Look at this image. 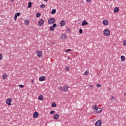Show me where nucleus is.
Instances as JSON below:
<instances>
[{"instance_id": "14", "label": "nucleus", "mask_w": 126, "mask_h": 126, "mask_svg": "<svg viewBox=\"0 0 126 126\" xmlns=\"http://www.w3.org/2000/svg\"><path fill=\"white\" fill-rule=\"evenodd\" d=\"M84 25H88V22L86 20H84L82 23V26H84Z\"/></svg>"}, {"instance_id": "32", "label": "nucleus", "mask_w": 126, "mask_h": 126, "mask_svg": "<svg viewBox=\"0 0 126 126\" xmlns=\"http://www.w3.org/2000/svg\"><path fill=\"white\" fill-rule=\"evenodd\" d=\"M1 60H2V55L0 54V61H1Z\"/></svg>"}, {"instance_id": "28", "label": "nucleus", "mask_w": 126, "mask_h": 126, "mask_svg": "<svg viewBox=\"0 0 126 126\" xmlns=\"http://www.w3.org/2000/svg\"><path fill=\"white\" fill-rule=\"evenodd\" d=\"M19 15H20V13L19 12H18L15 14V16H16L17 17H18V16H19Z\"/></svg>"}, {"instance_id": "25", "label": "nucleus", "mask_w": 126, "mask_h": 126, "mask_svg": "<svg viewBox=\"0 0 126 126\" xmlns=\"http://www.w3.org/2000/svg\"><path fill=\"white\" fill-rule=\"evenodd\" d=\"M46 7V5H45V4H42L40 5V7H41V8H44V7Z\"/></svg>"}, {"instance_id": "17", "label": "nucleus", "mask_w": 126, "mask_h": 126, "mask_svg": "<svg viewBox=\"0 0 126 126\" xmlns=\"http://www.w3.org/2000/svg\"><path fill=\"white\" fill-rule=\"evenodd\" d=\"M38 100H40V101H42V100H44V96L43 95L41 94L38 96Z\"/></svg>"}, {"instance_id": "8", "label": "nucleus", "mask_w": 126, "mask_h": 126, "mask_svg": "<svg viewBox=\"0 0 126 126\" xmlns=\"http://www.w3.org/2000/svg\"><path fill=\"white\" fill-rule=\"evenodd\" d=\"M44 20L43 19H40L39 20V21H38V26L41 27L42 25H44Z\"/></svg>"}, {"instance_id": "31", "label": "nucleus", "mask_w": 126, "mask_h": 126, "mask_svg": "<svg viewBox=\"0 0 126 126\" xmlns=\"http://www.w3.org/2000/svg\"><path fill=\"white\" fill-rule=\"evenodd\" d=\"M63 87H60L59 88V90H61L62 91H63Z\"/></svg>"}, {"instance_id": "41", "label": "nucleus", "mask_w": 126, "mask_h": 126, "mask_svg": "<svg viewBox=\"0 0 126 126\" xmlns=\"http://www.w3.org/2000/svg\"><path fill=\"white\" fill-rule=\"evenodd\" d=\"M90 88H93V85H91V86H90Z\"/></svg>"}, {"instance_id": "24", "label": "nucleus", "mask_w": 126, "mask_h": 126, "mask_svg": "<svg viewBox=\"0 0 126 126\" xmlns=\"http://www.w3.org/2000/svg\"><path fill=\"white\" fill-rule=\"evenodd\" d=\"M52 107H53V108L57 107V104H56V103L55 102H53L52 104Z\"/></svg>"}, {"instance_id": "21", "label": "nucleus", "mask_w": 126, "mask_h": 126, "mask_svg": "<svg viewBox=\"0 0 126 126\" xmlns=\"http://www.w3.org/2000/svg\"><path fill=\"white\" fill-rule=\"evenodd\" d=\"M25 23L26 25H29V20H25Z\"/></svg>"}, {"instance_id": "20", "label": "nucleus", "mask_w": 126, "mask_h": 126, "mask_svg": "<svg viewBox=\"0 0 126 126\" xmlns=\"http://www.w3.org/2000/svg\"><path fill=\"white\" fill-rule=\"evenodd\" d=\"M57 12V10L56 9H53L51 11V14H55Z\"/></svg>"}, {"instance_id": "11", "label": "nucleus", "mask_w": 126, "mask_h": 126, "mask_svg": "<svg viewBox=\"0 0 126 126\" xmlns=\"http://www.w3.org/2000/svg\"><path fill=\"white\" fill-rule=\"evenodd\" d=\"M33 117L36 119L37 117H39V113L37 112H34Z\"/></svg>"}, {"instance_id": "45", "label": "nucleus", "mask_w": 126, "mask_h": 126, "mask_svg": "<svg viewBox=\"0 0 126 126\" xmlns=\"http://www.w3.org/2000/svg\"><path fill=\"white\" fill-rule=\"evenodd\" d=\"M68 31H69V29H67Z\"/></svg>"}, {"instance_id": "4", "label": "nucleus", "mask_w": 126, "mask_h": 126, "mask_svg": "<svg viewBox=\"0 0 126 126\" xmlns=\"http://www.w3.org/2000/svg\"><path fill=\"white\" fill-rule=\"evenodd\" d=\"M102 126V121L101 120H99L95 123V126Z\"/></svg>"}, {"instance_id": "9", "label": "nucleus", "mask_w": 126, "mask_h": 126, "mask_svg": "<svg viewBox=\"0 0 126 126\" xmlns=\"http://www.w3.org/2000/svg\"><path fill=\"white\" fill-rule=\"evenodd\" d=\"M68 88H69L68 86H64V87H63V91L64 92H67V91H68Z\"/></svg>"}, {"instance_id": "40", "label": "nucleus", "mask_w": 126, "mask_h": 126, "mask_svg": "<svg viewBox=\"0 0 126 126\" xmlns=\"http://www.w3.org/2000/svg\"><path fill=\"white\" fill-rule=\"evenodd\" d=\"M92 0H87V2H90Z\"/></svg>"}, {"instance_id": "38", "label": "nucleus", "mask_w": 126, "mask_h": 126, "mask_svg": "<svg viewBox=\"0 0 126 126\" xmlns=\"http://www.w3.org/2000/svg\"><path fill=\"white\" fill-rule=\"evenodd\" d=\"M14 19L15 21H16V19H17V17L16 16H14Z\"/></svg>"}, {"instance_id": "19", "label": "nucleus", "mask_w": 126, "mask_h": 126, "mask_svg": "<svg viewBox=\"0 0 126 126\" xmlns=\"http://www.w3.org/2000/svg\"><path fill=\"white\" fill-rule=\"evenodd\" d=\"M61 39H65L66 38V34H63L61 36Z\"/></svg>"}, {"instance_id": "36", "label": "nucleus", "mask_w": 126, "mask_h": 126, "mask_svg": "<svg viewBox=\"0 0 126 126\" xmlns=\"http://www.w3.org/2000/svg\"><path fill=\"white\" fill-rule=\"evenodd\" d=\"M115 96H112L111 97V100H115Z\"/></svg>"}, {"instance_id": "3", "label": "nucleus", "mask_w": 126, "mask_h": 126, "mask_svg": "<svg viewBox=\"0 0 126 126\" xmlns=\"http://www.w3.org/2000/svg\"><path fill=\"white\" fill-rule=\"evenodd\" d=\"M110 30H108V29H105L104 31H103V34L104 35V36H110Z\"/></svg>"}, {"instance_id": "33", "label": "nucleus", "mask_w": 126, "mask_h": 126, "mask_svg": "<svg viewBox=\"0 0 126 126\" xmlns=\"http://www.w3.org/2000/svg\"><path fill=\"white\" fill-rule=\"evenodd\" d=\"M124 46H126V40H124L123 42Z\"/></svg>"}, {"instance_id": "10", "label": "nucleus", "mask_w": 126, "mask_h": 126, "mask_svg": "<svg viewBox=\"0 0 126 126\" xmlns=\"http://www.w3.org/2000/svg\"><path fill=\"white\" fill-rule=\"evenodd\" d=\"M102 23L103 25H105V26L109 25V21L107 20H104L102 22Z\"/></svg>"}, {"instance_id": "1", "label": "nucleus", "mask_w": 126, "mask_h": 126, "mask_svg": "<svg viewBox=\"0 0 126 126\" xmlns=\"http://www.w3.org/2000/svg\"><path fill=\"white\" fill-rule=\"evenodd\" d=\"M93 109L94 110V113H101V112H102L101 108L98 107L97 105L93 106Z\"/></svg>"}, {"instance_id": "27", "label": "nucleus", "mask_w": 126, "mask_h": 126, "mask_svg": "<svg viewBox=\"0 0 126 126\" xmlns=\"http://www.w3.org/2000/svg\"><path fill=\"white\" fill-rule=\"evenodd\" d=\"M36 17H39V16H41V13H37L36 14Z\"/></svg>"}, {"instance_id": "47", "label": "nucleus", "mask_w": 126, "mask_h": 126, "mask_svg": "<svg viewBox=\"0 0 126 126\" xmlns=\"http://www.w3.org/2000/svg\"><path fill=\"white\" fill-rule=\"evenodd\" d=\"M32 82H33V80H32Z\"/></svg>"}, {"instance_id": "26", "label": "nucleus", "mask_w": 126, "mask_h": 126, "mask_svg": "<svg viewBox=\"0 0 126 126\" xmlns=\"http://www.w3.org/2000/svg\"><path fill=\"white\" fill-rule=\"evenodd\" d=\"M88 73H89V71L86 70V71L84 72V75H87V74H88Z\"/></svg>"}, {"instance_id": "35", "label": "nucleus", "mask_w": 126, "mask_h": 126, "mask_svg": "<svg viewBox=\"0 0 126 126\" xmlns=\"http://www.w3.org/2000/svg\"><path fill=\"white\" fill-rule=\"evenodd\" d=\"M96 87H101V84H96Z\"/></svg>"}, {"instance_id": "30", "label": "nucleus", "mask_w": 126, "mask_h": 126, "mask_svg": "<svg viewBox=\"0 0 126 126\" xmlns=\"http://www.w3.org/2000/svg\"><path fill=\"white\" fill-rule=\"evenodd\" d=\"M65 70H69V67H68V66H66L65 67Z\"/></svg>"}, {"instance_id": "16", "label": "nucleus", "mask_w": 126, "mask_h": 126, "mask_svg": "<svg viewBox=\"0 0 126 126\" xmlns=\"http://www.w3.org/2000/svg\"><path fill=\"white\" fill-rule=\"evenodd\" d=\"M119 10H120V8L118 7H116L114 8V12H115V13H117L119 12Z\"/></svg>"}, {"instance_id": "23", "label": "nucleus", "mask_w": 126, "mask_h": 126, "mask_svg": "<svg viewBox=\"0 0 126 126\" xmlns=\"http://www.w3.org/2000/svg\"><path fill=\"white\" fill-rule=\"evenodd\" d=\"M31 6H32V2H29V3H28V7L29 8H30V7H31Z\"/></svg>"}, {"instance_id": "13", "label": "nucleus", "mask_w": 126, "mask_h": 126, "mask_svg": "<svg viewBox=\"0 0 126 126\" xmlns=\"http://www.w3.org/2000/svg\"><path fill=\"white\" fill-rule=\"evenodd\" d=\"M53 118H54V120H58V119H59V118H60V115H59V114H55L54 115Z\"/></svg>"}, {"instance_id": "44", "label": "nucleus", "mask_w": 126, "mask_h": 126, "mask_svg": "<svg viewBox=\"0 0 126 126\" xmlns=\"http://www.w3.org/2000/svg\"><path fill=\"white\" fill-rule=\"evenodd\" d=\"M125 96H126V93L124 94Z\"/></svg>"}, {"instance_id": "2", "label": "nucleus", "mask_w": 126, "mask_h": 126, "mask_svg": "<svg viewBox=\"0 0 126 126\" xmlns=\"http://www.w3.org/2000/svg\"><path fill=\"white\" fill-rule=\"evenodd\" d=\"M55 22H56V19L53 17L49 18L48 20V23L50 25L52 24H55Z\"/></svg>"}, {"instance_id": "46", "label": "nucleus", "mask_w": 126, "mask_h": 126, "mask_svg": "<svg viewBox=\"0 0 126 126\" xmlns=\"http://www.w3.org/2000/svg\"><path fill=\"white\" fill-rule=\"evenodd\" d=\"M68 60H69V57H68Z\"/></svg>"}, {"instance_id": "34", "label": "nucleus", "mask_w": 126, "mask_h": 126, "mask_svg": "<svg viewBox=\"0 0 126 126\" xmlns=\"http://www.w3.org/2000/svg\"><path fill=\"white\" fill-rule=\"evenodd\" d=\"M19 87L20 88H23V87H24V86L23 85H20Z\"/></svg>"}, {"instance_id": "7", "label": "nucleus", "mask_w": 126, "mask_h": 126, "mask_svg": "<svg viewBox=\"0 0 126 126\" xmlns=\"http://www.w3.org/2000/svg\"><path fill=\"white\" fill-rule=\"evenodd\" d=\"M55 27H57V24L55 23L53 25V26H51L49 29L50 31H54L55 30Z\"/></svg>"}, {"instance_id": "29", "label": "nucleus", "mask_w": 126, "mask_h": 126, "mask_svg": "<svg viewBox=\"0 0 126 126\" xmlns=\"http://www.w3.org/2000/svg\"><path fill=\"white\" fill-rule=\"evenodd\" d=\"M79 32L80 34H82V33H83L82 29H80L79 30Z\"/></svg>"}, {"instance_id": "37", "label": "nucleus", "mask_w": 126, "mask_h": 126, "mask_svg": "<svg viewBox=\"0 0 126 126\" xmlns=\"http://www.w3.org/2000/svg\"><path fill=\"white\" fill-rule=\"evenodd\" d=\"M50 114H55V111H51L50 112Z\"/></svg>"}, {"instance_id": "22", "label": "nucleus", "mask_w": 126, "mask_h": 126, "mask_svg": "<svg viewBox=\"0 0 126 126\" xmlns=\"http://www.w3.org/2000/svg\"><path fill=\"white\" fill-rule=\"evenodd\" d=\"M121 61H122V62H124V61L126 60V57L124 56H122L121 57Z\"/></svg>"}, {"instance_id": "15", "label": "nucleus", "mask_w": 126, "mask_h": 126, "mask_svg": "<svg viewBox=\"0 0 126 126\" xmlns=\"http://www.w3.org/2000/svg\"><path fill=\"white\" fill-rule=\"evenodd\" d=\"M45 77L44 76H41L39 78V81H44L45 80Z\"/></svg>"}, {"instance_id": "5", "label": "nucleus", "mask_w": 126, "mask_h": 126, "mask_svg": "<svg viewBox=\"0 0 126 126\" xmlns=\"http://www.w3.org/2000/svg\"><path fill=\"white\" fill-rule=\"evenodd\" d=\"M37 56L38 58H42L43 56V53L41 51H38L36 52Z\"/></svg>"}, {"instance_id": "18", "label": "nucleus", "mask_w": 126, "mask_h": 126, "mask_svg": "<svg viewBox=\"0 0 126 126\" xmlns=\"http://www.w3.org/2000/svg\"><path fill=\"white\" fill-rule=\"evenodd\" d=\"M7 77V75L6 74H3L2 75V78L3 79H5Z\"/></svg>"}, {"instance_id": "12", "label": "nucleus", "mask_w": 126, "mask_h": 126, "mask_svg": "<svg viewBox=\"0 0 126 126\" xmlns=\"http://www.w3.org/2000/svg\"><path fill=\"white\" fill-rule=\"evenodd\" d=\"M61 26H64V25H65V21H64V20H62L61 22H60V23Z\"/></svg>"}, {"instance_id": "39", "label": "nucleus", "mask_w": 126, "mask_h": 126, "mask_svg": "<svg viewBox=\"0 0 126 126\" xmlns=\"http://www.w3.org/2000/svg\"><path fill=\"white\" fill-rule=\"evenodd\" d=\"M69 51H71V49H67L65 52H69Z\"/></svg>"}, {"instance_id": "43", "label": "nucleus", "mask_w": 126, "mask_h": 126, "mask_svg": "<svg viewBox=\"0 0 126 126\" xmlns=\"http://www.w3.org/2000/svg\"><path fill=\"white\" fill-rule=\"evenodd\" d=\"M44 1H46V2H47L48 1V0H44Z\"/></svg>"}, {"instance_id": "6", "label": "nucleus", "mask_w": 126, "mask_h": 126, "mask_svg": "<svg viewBox=\"0 0 126 126\" xmlns=\"http://www.w3.org/2000/svg\"><path fill=\"white\" fill-rule=\"evenodd\" d=\"M11 102H12V99H11V98H8L6 100V103L7 104L8 106H10V105H11Z\"/></svg>"}, {"instance_id": "42", "label": "nucleus", "mask_w": 126, "mask_h": 126, "mask_svg": "<svg viewBox=\"0 0 126 126\" xmlns=\"http://www.w3.org/2000/svg\"><path fill=\"white\" fill-rule=\"evenodd\" d=\"M11 2H13V1H14V0H10Z\"/></svg>"}]
</instances>
